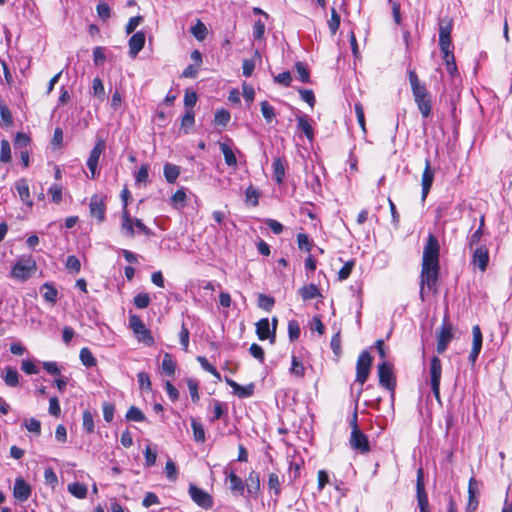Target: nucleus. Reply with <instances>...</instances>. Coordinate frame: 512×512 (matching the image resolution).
<instances>
[{
  "label": "nucleus",
  "instance_id": "f257e3e1",
  "mask_svg": "<svg viewBox=\"0 0 512 512\" xmlns=\"http://www.w3.org/2000/svg\"><path fill=\"white\" fill-rule=\"evenodd\" d=\"M440 245L438 239L429 234L423 249L422 266L420 275V298L425 300L426 290L436 292L438 280Z\"/></svg>",
  "mask_w": 512,
  "mask_h": 512
},
{
  "label": "nucleus",
  "instance_id": "f03ea898",
  "mask_svg": "<svg viewBox=\"0 0 512 512\" xmlns=\"http://www.w3.org/2000/svg\"><path fill=\"white\" fill-rule=\"evenodd\" d=\"M414 100L423 118H428L431 113V98L424 85L420 84L414 70L408 72Z\"/></svg>",
  "mask_w": 512,
  "mask_h": 512
},
{
  "label": "nucleus",
  "instance_id": "7ed1b4c3",
  "mask_svg": "<svg viewBox=\"0 0 512 512\" xmlns=\"http://www.w3.org/2000/svg\"><path fill=\"white\" fill-rule=\"evenodd\" d=\"M36 262L32 257H20L12 266L10 277L19 281H27L36 271Z\"/></svg>",
  "mask_w": 512,
  "mask_h": 512
},
{
  "label": "nucleus",
  "instance_id": "20e7f679",
  "mask_svg": "<svg viewBox=\"0 0 512 512\" xmlns=\"http://www.w3.org/2000/svg\"><path fill=\"white\" fill-rule=\"evenodd\" d=\"M131 197V193L127 188H124L121 192V199L123 202L122 216H121V231L127 237H134L135 231L133 229V218L128 212V200Z\"/></svg>",
  "mask_w": 512,
  "mask_h": 512
},
{
  "label": "nucleus",
  "instance_id": "39448f33",
  "mask_svg": "<svg viewBox=\"0 0 512 512\" xmlns=\"http://www.w3.org/2000/svg\"><path fill=\"white\" fill-rule=\"evenodd\" d=\"M430 385L435 398L440 401V381L442 375L441 360L437 356H433L429 367Z\"/></svg>",
  "mask_w": 512,
  "mask_h": 512
},
{
  "label": "nucleus",
  "instance_id": "423d86ee",
  "mask_svg": "<svg viewBox=\"0 0 512 512\" xmlns=\"http://www.w3.org/2000/svg\"><path fill=\"white\" fill-rule=\"evenodd\" d=\"M378 377L381 386L394 393L396 388V378L393 373L392 365L383 361L378 365Z\"/></svg>",
  "mask_w": 512,
  "mask_h": 512
},
{
  "label": "nucleus",
  "instance_id": "0eeeda50",
  "mask_svg": "<svg viewBox=\"0 0 512 512\" xmlns=\"http://www.w3.org/2000/svg\"><path fill=\"white\" fill-rule=\"evenodd\" d=\"M129 326L133 330V332L138 336V340L144 342L147 345L154 344V338L151 335L150 330H148L141 318L137 315H130L129 317Z\"/></svg>",
  "mask_w": 512,
  "mask_h": 512
},
{
  "label": "nucleus",
  "instance_id": "6e6552de",
  "mask_svg": "<svg viewBox=\"0 0 512 512\" xmlns=\"http://www.w3.org/2000/svg\"><path fill=\"white\" fill-rule=\"evenodd\" d=\"M372 357L368 351H363L358 357L356 365V382L363 385L369 376Z\"/></svg>",
  "mask_w": 512,
  "mask_h": 512
},
{
  "label": "nucleus",
  "instance_id": "1a4fd4ad",
  "mask_svg": "<svg viewBox=\"0 0 512 512\" xmlns=\"http://www.w3.org/2000/svg\"><path fill=\"white\" fill-rule=\"evenodd\" d=\"M105 150V142L103 139H98L95 146L89 153V157L87 159V167L90 170V178L95 179L98 176L97 166L99 162L100 155Z\"/></svg>",
  "mask_w": 512,
  "mask_h": 512
},
{
  "label": "nucleus",
  "instance_id": "9d476101",
  "mask_svg": "<svg viewBox=\"0 0 512 512\" xmlns=\"http://www.w3.org/2000/svg\"><path fill=\"white\" fill-rule=\"evenodd\" d=\"M189 494L191 499L202 508H211L213 505L212 497L203 489L198 488L194 484L189 486Z\"/></svg>",
  "mask_w": 512,
  "mask_h": 512
},
{
  "label": "nucleus",
  "instance_id": "9b49d317",
  "mask_svg": "<svg viewBox=\"0 0 512 512\" xmlns=\"http://www.w3.org/2000/svg\"><path fill=\"white\" fill-rule=\"evenodd\" d=\"M416 492H417V502H418L420 512H430L428 496L425 491L424 482H423L422 469H419L417 471Z\"/></svg>",
  "mask_w": 512,
  "mask_h": 512
},
{
  "label": "nucleus",
  "instance_id": "f8f14e48",
  "mask_svg": "<svg viewBox=\"0 0 512 512\" xmlns=\"http://www.w3.org/2000/svg\"><path fill=\"white\" fill-rule=\"evenodd\" d=\"M351 448L359 451L362 454L370 451V445L367 436L360 430L351 431L349 439Z\"/></svg>",
  "mask_w": 512,
  "mask_h": 512
},
{
  "label": "nucleus",
  "instance_id": "ddd939ff",
  "mask_svg": "<svg viewBox=\"0 0 512 512\" xmlns=\"http://www.w3.org/2000/svg\"><path fill=\"white\" fill-rule=\"evenodd\" d=\"M32 493L30 484H28L22 477L15 479L13 487V496L17 501H27Z\"/></svg>",
  "mask_w": 512,
  "mask_h": 512
},
{
  "label": "nucleus",
  "instance_id": "4468645a",
  "mask_svg": "<svg viewBox=\"0 0 512 512\" xmlns=\"http://www.w3.org/2000/svg\"><path fill=\"white\" fill-rule=\"evenodd\" d=\"M452 339L453 333L451 326L447 323H443V325L440 328V331L437 334V352L439 354L444 353Z\"/></svg>",
  "mask_w": 512,
  "mask_h": 512
},
{
  "label": "nucleus",
  "instance_id": "2eb2a0df",
  "mask_svg": "<svg viewBox=\"0 0 512 512\" xmlns=\"http://www.w3.org/2000/svg\"><path fill=\"white\" fill-rule=\"evenodd\" d=\"M434 181V170L431 167V162L429 158L425 159V168L422 173V179H421V186H422V193L421 197L424 201L431 189V186Z\"/></svg>",
  "mask_w": 512,
  "mask_h": 512
},
{
  "label": "nucleus",
  "instance_id": "dca6fc26",
  "mask_svg": "<svg viewBox=\"0 0 512 512\" xmlns=\"http://www.w3.org/2000/svg\"><path fill=\"white\" fill-rule=\"evenodd\" d=\"M90 215L96 218L99 222L104 220L105 204L103 199L98 195H93L89 203Z\"/></svg>",
  "mask_w": 512,
  "mask_h": 512
},
{
  "label": "nucleus",
  "instance_id": "f3484780",
  "mask_svg": "<svg viewBox=\"0 0 512 512\" xmlns=\"http://www.w3.org/2000/svg\"><path fill=\"white\" fill-rule=\"evenodd\" d=\"M489 261V253L488 249L485 246L477 247L472 256V262L475 266H477L482 272H484L487 268Z\"/></svg>",
  "mask_w": 512,
  "mask_h": 512
},
{
  "label": "nucleus",
  "instance_id": "a211bd4d",
  "mask_svg": "<svg viewBox=\"0 0 512 512\" xmlns=\"http://www.w3.org/2000/svg\"><path fill=\"white\" fill-rule=\"evenodd\" d=\"M15 189L18 192V195L23 203H25L28 207L33 206V200L30 196V189L26 179H19L15 182Z\"/></svg>",
  "mask_w": 512,
  "mask_h": 512
},
{
  "label": "nucleus",
  "instance_id": "6ab92c4d",
  "mask_svg": "<svg viewBox=\"0 0 512 512\" xmlns=\"http://www.w3.org/2000/svg\"><path fill=\"white\" fill-rule=\"evenodd\" d=\"M145 44V34L142 31H138L132 35L129 39V54L131 57H136L142 50Z\"/></svg>",
  "mask_w": 512,
  "mask_h": 512
},
{
  "label": "nucleus",
  "instance_id": "aec40b11",
  "mask_svg": "<svg viewBox=\"0 0 512 512\" xmlns=\"http://www.w3.org/2000/svg\"><path fill=\"white\" fill-rule=\"evenodd\" d=\"M229 481V489L234 495H243L245 491V485L240 477H238L233 471L227 475Z\"/></svg>",
  "mask_w": 512,
  "mask_h": 512
},
{
  "label": "nucleus",
  "instance_id": "412c9836",
  "mask_svg": "<svg viewBox=\"0 0 512 512\" xmlns=\"http://www.w3.org/2000/svg\"><path fill=\"white\" fill-rule=\"evenodd\" d=\"M256 334L259 340H271V329L268 318H262L256 323Z\"/></svg>",
  "mask_w": 512,
  "mask_h": 512
},
{
  "label": "nucleus",
  "instance_id": "4be33fe9",
  "mask_svg": "<svg viewBox=\"0 0 512 512\" xmlns=\"http://www.w3.org/2000/svg\"><path fill=\"white\" fill-rule=\"evenodd\" d=\"M219 147H220L221 152L223 153L226 165H228L230 167H236L237 166V158H236L232 148L224 142H219Z\"/></svg>",
  "mask_w": 512,
  "mask_h": 512
},
{
  "label": "nucleus",
  "instance_id": "5701e85b",
  "mask_svg": "<svg viewBox=\"0 0 512 512\" xmlns=\"http://www.w3.org/2000/svg\"><path fill=\"white\" fill-rule=\"evenodd\" d=\"M299 294L304 301L321 297L319 288L315 284H309L299 289Z\"/></svg>",
  "mask_w": 512,
  "mask_h": 512
},
{
  "label": "nucleus",
  "instance_id": "b1692460",
  "mask_svg": "<svg viewBox=\"0 0 512 512\" xmlns=\"http://www.w3.org/2000/svg\"><path fill=\"white\" fill-rule=\"evenodd\" d=\"M273 177L277 184H282L285 178V165L281 158L273 161Z\"/></svg>",
  "mask_w": 512,
  "mask_h": 512
},
{
  "label": "nucleus",
  "instance_id": "393cba45",
  "mask_svg": "<svg viewBox=\"0 0 512 512\" xmlns=\"http://www.w3.org/2000/svg\"><path fill=\"white\" fill-rule=\"evenodd\" d=\"M247 491L250 494L257 495L260 491V478L258 473L252 471L250 472L248 478L246 479Z\"/></svg>",
  "mask_w": 512,
  "mask_h": 512
},
{
  "label": "nucleus",
  "instance_id": "a878e982",
  "mask_svg": "<svg viewBox=\"0 0 512 512\" xmlns=\"http://www.w3.org/2000/svg\"><path fill=\"white\" fill-rule=\"evenodd\" d=\"M163 173L168 183H174L180 174V168L175 164L166 163L163 168Z\"/></svg>",
  "mask_w": 512,
  "mask_h": 512
},
{
  "label": "nucleus",
  "instance_id": "bb28decb",
  "mask_svg": "<svg viewBox=\"0 0 512 512\" xmlns=\"http://www.w3.org/2000/svg\"><path fill=\"white\" fill-rule=\"evenodd\" d=\"M162 372L167 376H174L176 370V362L169 353H165L161 364Z\"/></svg>",
  "mask_w": 512,
  "mask_h": 512
},
{
  "label": "nucleus",
  "instance_id": "cd10ccee",
  "mask_svg": "<svg viewBox=\"0 0 512 512\" xmlns=\"http://www.w3.org/2000/svg\"><path fill=\"white\" fill-rule=\"evenodd\" d=\"M3 376L4 382L9 387H16L19 384V374L15 368L6 367Z\"/></svg>",
  "mask_w": 512,
  "mask_h": 512
},
{
  "label": "nucleus",
  "instance_id": "c85d7f7f",
  "mask_svg": "<svg viewBox=\"0 0 512 512\" xmlns=\"http://www.w3.org/2000/svg\"><path fill=\"white\" fill-rule=\"evenodd\" d=\"M41 290H44L43 298L45 301L51 304L56 303L58 292L51 283H44L41 287Z\"/></svg>",
  "mask_w": 512,
  "mask_h": 512
},
{
  "label": "nucleus",
  "instance_id": "c756f323",
  "mask_svg": "<svg viewBox=\"0 0 512 512\" xmlns=\"http://www.w3.org/2000/svg\"><path fill=\"white\" fill-rule=\"evenodd\" d=\"M92 95L97 98L100 102L105 99V88L100 78L96 77L92 81Z\"/></svg>",
  "mask_w": 512,
  "mask_h": 512
},
{
  "label": "nucleus",
  "instance_id": "7c9ffc66",
  "mask_svg": "<svg viewBox=\"0 0 512 512\" xmlns=\"http://www.w3.org/2000/svg\"><path fill=\"white\" fill-rule=\"evenodd\" d=\"M195 122V114L192 109H186L185 114L181 119V128L184 130V133L187 134L189 130L193 127Z\"/></svg>",
  "mask_w": 512,
  "mask_h": 512
},
{
  "label": "nucleus",
  "instance_id": "2f4dec72",
  "mask_svg": "<svg viewBox=\"0 0 512 512\" xmlns=\"http://www.w3.org/2000/svg\"><path fill=\"white\" fill-rule=\"evenodd\" d=\"M68 491L78 499H83L87 496L86 485L79 482L69 484Z\"/></svg>",
  "mask_w": 512,
  "mask_h": 512
},
{
  "label": "nucleus",
  "instance_id": "473e14b6",
  "mask_svg": "<svg viewBox=\"0 0 512 512\" xmlns=\"http://www.w3.org/2000/svg\"><path fill=\"white\" fill-rule=\"evenodd\" d=\"M297 126L309 140L313 139V128L305 116L297 117Z\"/></svg>",
  "mask_w": 512,
  "mask_h": 512
},
{
  "label": "nucleus",
  "instance_id": "72a5a7b5",
  "mask_svg": "<svg viewBox=\"0 0 512 512\" xmlns=\"http://www.w3.org/2000/svg\"><path fill=\"white\" fill-rule=\"evenodd\" d=\"M191 427L193 430V438L196 442L203 443L205 441V431L203 425L196 419L191 420Z\"/></svg>",
  "mask_w": 512,
  "mask_h": 512
},
{
  "label": "nucleus",
  "instance_id": "f704fd0d",
  "mask_svg": "<svg viewBox=\"0 0 512 512\" xmlns=\"http://www.w3.org/2000/svg\"><path fill=\"white\" fill-rule=\"evenodd\" d=\"M80 360L86 367H94L97 364L96 358L88 348H82L80 351Z\"/></svg>",
  "mask_w": 512,
  "mask_h": 512
},
{
  "label": "nucleus",
  "instance_id": "c9c22d12",
  "mask_svg": "<svg viewBox=\"0 0 512 512\" xmlns=\"http://www.w3.org/2000/svg\"><path fill=\"white\" fill-rule=\"evenodd\" d=\"M260 107L262 115L266 122L271 123L276 117L274 107L270 105L268 101H262L260 103Z\"/></svg>",
  "mask_w": 512,
  "mask_h": 512
},
{
  "label": "nucleus",
  "instance_id": "e433bc0d",
  "mask_svg": "<svg viewBox=\"0 0 512 512\" xmlns=\"http://www.w3.org/2000/svg\"><path fill=\"white\" fill-rule=\"evenodd\" d=\"M192 35L199 41H203L207 35V28L205 24L198 20L197 23L191 27Z\"/></svg>",
  "mask_w": 512,
  "mask_h": 512
},
{
  "label": "nucleus",
  "instance_id": "4c0bfd02",
  "mask_svg": "<svg viewBox=\"0 0 512 512\" xmlns=\"http://www.w3.org/2000/svg\"><path fill=\"white\" fill-rule=\"evenodd\" d=\"M30 143V138L27 134L23 132H18L15 136L14 140V146L15 149L21 150H28V145Z\"/></svg>",
  "mask_w": 512,
  "mask_h": 512
},
{
  "label": "nucleus",
  "instance_id": "58836bf2",
  "mask_svg": "<svg viewBox=\"0 0 512 512\" xmlns=\"http://www.w3.org/2000/svg\"><path fill=\"white\" fill-rule=\"evenodd\" d=\"M126 419L128 421L143 422L146 420V417L139 408L131 406L126 413Z\"/></svg>",
  "mask_w": 512,
  "mask_h": 512
},
{
  "label": "nucleus",
  "instance_id": "ea45409f",
  "mask_svg": "<svg viewBox=\"0 0 512 512\" xmlns=\"http://www.w3.org/2000/svg\"><path fill=\"white\" fill-rule=\"evenodd\" d=\"M255 386L253 383H250L246 386H242L238 384V387H236L235 391L233 392L236 396L239 398H248L251 397L254 394Z\"/></svg>",
  "mask_w": 512,
  "mask_h": 512
},
{
  "label": "nucleus",
  "instance_id": "a19ab883",
  "mask_svg": "<svg viewBox=\"0 0 512 512\" xmlns=\"http://www.w3.org/2000/svg\"><path fill=\"white\" fill-rule=\"evenodd\" d=\"M268 487L270 491H273L276 496L281 493V483L279 476L276 473H270L268 477Z\"/></svg>",
  "mask_w": 512,
  "mask_h": 512
},
{
  "label": "nucleus",
  "instance_id": "79ce46f5",
  "mask_svg": "<svg viewBox=\"0 0 512 512\" xmlns=\"http://www.w3.org/2000/svg\"><path fill=\"white\" fill-rule=\"evenodd\" d=\"M442 58L445 62L447 72L451 75V77H454L458 73V70L453 53L443 55Z\"/></svg>",
  "mask_w": 512,
  "mask_h": 512
},
{
  "label": "nucleus",
  "instance_id": "37998d69",
  "mask_svg": "<svg viewBox=\"0 0 512 512\" xmlns=\"http://www.w3.org/2000/svg\"><path fill=\"white\" fill-rule=\"evenodd\" d=\"M150 296L148 293H138L134 299H133V303L134 305L139 308V309H144V308H147L150 304Z\"/></svg>",
  "mask_w": 512,
  "mask_h": 512
},
{
  "label": "nucleus",
  "instance_id": "c03bdc74",
  "mask_svg": "<svg viewBox=\"0 0 512 512\" xmlns=\"http://www.w3.org/2000/svg\"><path fill=\"white\" fill-rule=\"evenodd\" d=\"M197 361L200 363L201 367H202L205 371H207V372L211 373L215 378H217V379H219V380L221 379L220 373L217 371V369H216L214 366H212V365L209 363V361L207 360V358H206V357H204V356H198V357H197Z\"/></svg>",
  "mask_w": 512,
  "mask_h": 512
},
{
  "label": "nucleus",
  "instance_id": "a18cd8bd",
  "mask_svg": "<svg viewBox=\"0 0 512 512\" xmlns=\"http://www.w3.org/2000/svg\"><path fill=\"white\" fill-rule=\"evenodd\" d=\"M230 118H231L230 112L228 110L221 109V110L216 111L215 116H214V122L217 125H221V126L225 127L228 124V122L230 121Z\"/></svg>",
  "mask_w": 512,
  "mask_h": 512
},
{
  "label": "nucleus",
  "instance_id": "49530a36",
  "mask_svg": "<svg viewBox=\"0 0 512 512\" xmlns=\"http://www.w3.org/2000/svg\"><path fill=\"white\" fill-rule=\"evenodd\" d=\"M11 160V147L8 140L3 139L1 141L0 148V161L3 163H7Z\"/></svg>",
  "mask_w": 512,
  "mask_h": 512
},
{
  "label": "nucleus",
  "instance_id": "de8ad7c7",
  "mask_svg": "<svg viewBox=\"0 0 512 512\" xmlns=\"http://www.w3.org/2000/svg\"><path fill=\"white\" fill-rule=\"evenodd\" d=\"M186 193L184 189H178L171 197V203L175 208H181L185 205Z\"/></svg>",
  "mask_w": 512,
  "mask_h": 512
},
{
  "label": "nucleus",
  "instance_id": "09e8293b",
  "mask_svg": "<svg viewBox=\"0 0 512 512\" xmlns=\"http://www.w3.org/2000/svg\"><path fill=\"white\" fill-rule=\"evenodd\" d=\"M274 298L260 293L258 295V306L265 311H270L274 306Z\"/></svg>",
  "mask_w": 512,
  "mask_h": 512
},
{
  "label": "nucleus",
  "instance_id": "8fccbe9b",
  "mask_svg": "<svg viewBox=\"0 0 512 512\" xmlns=\"http://www.w3.org/2000/svg\"><path fill=\"white\" fill-rule=\"evenodd\" d=\"M290 372L300 378L305 375L304 365L296 356H292V366L290 368Z\"/></svg>",
  "mask_w": 512,
  "mask_h": 512
},
{
  "label": "nucleus",
  "instance_id": "3c124183",
  "mask_svg": "<svg viewBox=\"0 0 512 512\" xmlns=\"http://www.w3.org/2000/svg\"><path fill=\"white\" fill-rule=\"evenodd\" d=\"M94 419L93 414L89 410H85L83 412V429L87 433H92L94 431Z\"/></svg>",
  "mask_w": 512,
  "mask_h": 512
},
{
  "label": "nucleus",
  "instance_id": "603ef678",
  "mask_svg": "<svg viewBox=\"0 0 512 512\" xmlns=\"http://www.w3.org/2000/svg\"><path fill=\"white\" fill-rule=\"evenodd\" d=\"M288 335L290 341H296L300 336V326L296 320H290L288 323Z\"/></svg>",
  "mask_w": 512,
  "mask_h": 512
},
{
  "label": "nucleus",
  "instance_id": "864d4df0",
  "mask_svg": "<svg viewBox=\"0 0 512 512\" xmlns=\"http://www.w3.org/2000/svg\"><path fill=\"white\" fill-rule=\"evenodd\" d=\"M328 26L332 34H335L340 26V15L335 8L331 10V18L328 21Z\"/></svg>",
  "mask_w": 512,
  "mask_h": 512
},
{
  "label": "nucleus",
  "instance_id": "5fc2aeb1",
  "mask_svg": "<svg viewBox=\"0 0 512 512\" xmlns=\"http://www.w3.org/2000/svg\"><path fill=\"white\" fill-rule=\"evenodd\" d=\"M24 426L29 432L39 435L41 433V423L36 418H30L25 420Z\"/></svg>",
  "mask_w": 512,
  "mask_h": 512
},
{
  "label": "nucleus",
  "instance_id": "6e6d98bb",
  "mask_svg": "<svg viewBox=\"0 0 512 512\" xmlns=\"http://www.w3.org/2000/svg\"><path fill=\"white\" fill-rule=\"evenodd\" d=\"M96 11L97 15L104 21L109 19L111 16V9L105 2H99L97 4Z\"/></svg>",
  "mask_w": 512,
  "mask_h": 512
},
{
  "label": "nucleus",
  "instance_id": "4d7b16f0",
  "mask_svg": "<svg viewBox=\"0 0 512 512\" xmlns=\"http://www.w3.org/2000/svg\"><path fill=\"white\" fill-rule=\"evenodd\" d=\"M65 266L69 271L73 273H78L81 269V263L79 259L74 255L67 257Z\"/></svg>",
  "mask_w": 512,
  "mask_h": 512
},
{
  "label": "nucleus",
  "instance_id": "13d9d810",
  "mask_svg": "<svg viewBox=\"0 0 512 512\" xmlns=\"http://www.w3.org/2000/svg\"><path fill=\"white\" fill-rule=\"evenodd\" d=\"M296 71L299 75V79L303 83H307L310 80L309 71L307 70L306 66L302 62H297L295 64Z\"/></svg>",
  "mask_w": 512,
  "mask_h": 512
},
{
  "label": "nucleus",
  "instance_id": "bf43d9fd",
  "mask_svg": "<svg viewBox=\"0 0 512 512\" xmlns=\"http://www.w3.org/2000/svg\"><path fill=\"white\" fill-rule=\"evenodd\" d=\"M298 92L303 101L308 103L310 107H314L316 100L312 90L299 89Z\"/></svg>",
  "mask_w": 512,
  "mask_h": 512
},
{
  "label": "nucleus",
  "instance_id": "052dcab7",
  "mask_svg": "<svg viewBox=\"0 0 512 512\" xmlns=\"http://www.w3.org/2000/svg\"><path fill=\"white\" fill-rule=\"evenodd\" d=\"M148 171L149 166L147 164L141 165L135 176L136 183H146L148 181Z\"/></svg>",
  "mask_w": 512,
  "mask_h": 512
},
{
  "label": "nucleus",
  "instance_id": "680f3d73",
  "mask_svg": "<svg viewBox=\"0 0 512 512\" xmlns=\"http://www.w3.org/2000/svg\"><path fill=\"white\" fill-rule=\"evenodd\" d=\"M472 336H473L472 346L477 347V348H482L483 336H482L481 329L478 325L473 326Z\"/></svg>",
  "mask_w": 512,
  "mask_h": 512
},
{
  "label": "nucleus",
  "instance_id": "e2e57ef3",
  "mask_svg": "<svg viewBox=\"0 0 512 512\" xmlns=\"http://www.w3.org/2000/svg\"><path fill=\"white\" fill-rule=\"evenodd\" d=\"M265 34V23L261 20H257L253 26V37L257 40H260L264 37Z\"/></svg>",
  "mask_w": 512,
  "mask_h": 512
},
{
  "label": "nucleus",
  "instance_id": "0e129e2a",
  "mask_svg": "<svg viewBox=\"0 0 512 512\" xmlns=\"http://www.w3.org/2000/svg\"><path fill=\"white\" fill-rule=\"evenodd\" d=\"M274 81L278 84L288 87L291 84L292 76L289 71H284V72L278 74L277 76H275Z\"/></svg>",
  "mask_w": 512,
  "mask_h": 512
},
{
  "label": "nucleus",
  "instance_id": "69168bd1",
  "mask_svg": "<svg viewBox=\"0 0 512 512\" xmlns=\"http://www.w3.org/2000/svg\"><path fill=\"white\" fill-rule=\"evenodd\" d=\"M48 193L51 195L52 201L54 203H59L62 200V187L60 185L54 184L49 188Z\"/></svg>",
  "mask_w": 512,
  "mask_h": 512
},
{
  "label": "nucleus",
  "instance_id": "338daca9",
  "mask_svg": "<svg viewBox=\"0 0 512 512\" xmlns=\"http://www.w3.org/2000/svg\"><path fill=\"white\" fill-rule=\"evenodd\" d=\"M165 472L169 480L175 481L177 479V468L172 460L166 462Z\"/></svg>",
  "mask_w": 512,
  "mask_h": 512
},
{
  "label": "nucleus",
  "instance_id": "774afa93",
  "mask_svg": "<svg viewBox=\"0 0 512 512\" xmlns=\"http://www.w3.org/2000/svg\"><path fill=\"white\" fill-rule=\"evenodd\" d=\"M354 267V262L353 261H348L346 262L343 267L339 270L338 272V278L340 280H345L347 279L350 274H351V271Z\"/></svg>",
  "mask_w": 512,
  "mask_h": 512
}]
</instances>
